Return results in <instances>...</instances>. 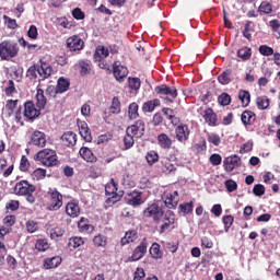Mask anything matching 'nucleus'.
Segmentation results:
<instances>
[{
  "label": "nucleus",
  "mask_w": 280,
  "mask_h": 280,
  "mask_svg": "<svg viewBox=\"0 0 280 280\" xmlns=\"http://www.w3.org/2000/svg\"><path fill=\"white\" fill-rule=\"evenodd\" d=\"M36 104L38 108H36L33 102H26L24 104V117H26V119H36V117L40 115V108H45L47 98H45V92L42 89L37 90Z\"/></svg>",
  "instance_id": "1"
},
{
  "label": "nucleus",
  "mask_w": 280,
  "mask_h": 280,
  "mask_svg": "<svg viewBox=\"0 0 280 280\" xmlns=\"http://www.w3.org/2000/svg\"><path fill=\"white\" fill-rule=\"evenodd\" d=\"M34 191H36V187L27 180L18 182L14 186L15 196H26V200L30 205H34L36 202V197H34Z\"/></svg>",
  "instance_id": "2"
},
{
  "label": "nucleus",
  "mask_w": 280,
  "mask_h": 280,
  "mask_svg": "<svg viewBox=\"0 0 280 280\" xmlns=\"http://www.w3.org/2000/svg\"><path fill=\"white\" fill-rule=\"evenodd\" d=\"M36 161H39L42 165H46V167H54L58 165V155L56 151L51 149H44L36 154Z\"/></svg>",
  "instance_id": "3"
},
{
  "label": "nucleus",
  "mask_w": 280,
  "mask_h": 280,
  "mask_svg": "<svg viewBox=\"0 0 280 280\" xmlns=\"http://www.w3.org/2000/svg\"><path fill=\"white\" fill-rule=\"evenodd\" d=\"M19 54V45L12 42L4 40L0 43V58L1 60H10Z\"/></svg>",
  "instance_id": "4"
},
{
  "label": "nucleus",
  "mask_w": 280,
  "mask_h": 280,
  "mask_svg": "<svg viewBox=\"0 0 280 280\" xmlns=\"http://www.w3.org/2000/svg\"><path fill=\"white\" fill-rule=\"evenodd\" d=\"M49 197L48 211H58L62 207V194L56 188L48 189Z\"/></svg>",
  "instance_id": "5"
},
{
  "label": "nucleus",
  "mask_w": 280,
  "mask_h": 280,
  "mask_svg": "<svg viewBox=\"0 0 280 280\" xmlns=\"http://www.w3.org/2000/svg\"><path fill=\"white\" fill-rule=\"evenodd\" d=\"M145 218H152L154 222H159L163 220V208L159 207L156 203H152L148 206V208L143 211Z\"/></svg>",
  "instance_id": "6"
},
{
  "label": "nucleus",
  "mask_w": 280,
  "mask_h": 280,
  "mask_svg": "<svg viewBox=\"0 0 280 280\" xmlns=\"http://www.w3.org/2000/svg\"><path fill=\"white\" fill-rule=\"evenodd\" d=\"M127 135H132L136 139H141L145 132V122L137 120L133 125L127 128Z\"/></svg>",
  "instance_id": "7"
},
{
  "label": "nucleus",
  "mask_w": 280,
  "mask_h": 280,
  "mask_svg": "<svg viewBox=\"0 0 280 280\" xmlns=\"http://www.w3.org/2000/svg\"><path fill=\"white\" fill-rule=\"evenodd\" d=\"M240 165H242V159L238 155L228 156L223 161L225 172H233Z\"/></svg>",
  "instance_id": "8"
},
{
  "label": "nucleus",
  "mask_w": 280,
  "mask_h": 280,
  "mask_svg": "<svg viewBox=\"0 0 280 280\" xmlns=\"http://www.w3.org/2000/svg\"><path fill=\"white\" fill-rule=\"evenodd\" d=\"M66 45L70 51H80L84 49V40L78 35H73L66 40Z\"/></svg>",
  "instance_id": "9"
},
{
  "label": "nucleus",
  "mask_w": 280,
  "mask_h": 280,
  "mask_svg": "<svg viewBox=\"0 0 280 280\" xmlns=\"http://www.w3.org/2000/svg\"><path fill=\"white\" fill-rule=\"evenodd\" d=\"M105 192L107 196H112L107 199V202L109 205H115V202H119V196H116L117 194V184H115V179H112L109 184L105 186Z\"/></svg>",
  "instance_id": "10"
},
{
  "label": "nucleus",
  "mask_w": 280,
  "mask_h": 280,
  "mask_svg": "<svg viewBox=\"0 0 280 280\" xmlns=\"http://www.w3.org/2000/svg\"><path fill=\"white\" fill-rule=\"evenodd\" d=\"M125 200L127 205L131 207H139V205H143V200L141 199V192L132 191L125 196Z\"/></svg>",
  "instance_id": "11"
},
{
  "label": "nucleus",
  "mask_w": 280,
  "mask_h": 280,
  "mask_svg": "<svg viewBox=\"0 0 280 280\" xmlns=\"http://www.w3.org/2000/svg\"><path fill=\"white\" fill-rule=\"evenodd\" d=\"M155 93H158V95H170V97H173V100H176V97H178V91L176 90V88H170L165 84L156 86Z\"/></svg>",
  "instance_id": "12"
},
{
  "label": "nucleus",
  "mask_w": 280,
  "mask_h": 280,
  "mask_svg": "<svg viewBox=\"0 0 280 280\" xmlns=\"http://www.w3.org/2000/svg\"><path fill=\"white\" fill-rule=\"evenodd\" d=\"M175 137L179 143H185L189 139V128L185 125H179L175 129Z\"/></svg>",
  "instance_id": "13"
},
{
  "label": "nucleus",
  "mask_w": 280,
  "mask_h": 280,
  "mask_svg": "<svg viewBox=\"0 0 280 280\" xmlns=\"http://www.w3.org/2000/svg\"><path fill=\"white\" fill-rule=\"evenodd\" d=\"M79 132L81 137L86 141L88 143H91L93 141V137L91 136V129L89 128V125L86 121H78Z\"/></svg>",
  "instance_id": "14"
},
{
  "label": "nucleus",
  "mask_w": 280,
  "mask_h": 280,
  "mask_svg": "<svg viewBox=\"0 0 280 280\" xmlns=\"http://www.w3.org/2000/svg\"><path fill=\"white\" fill-rule=\"evenodd\" d=\"M162 222L160 233H165V231H168L170 226L174 224V212L167 211L165 214H163Z\"/></svg>",
  "instance_id": "15"
},
{
  "label": "nucleus",
  "mask_w": 280,
  "mask_h": 280,
  "mask_svg": "<svg viewBox=\"0 0 280 280\" xmlns=\"http://www.w3.org/2000/svg\"><path fill=\"white\" fill-rule=\"evenodd\" d=\"M33 145H37V148H45L47 143V138L43 131H34L31 138Z\"/></svg>",
  "instance_id": "16"
},
{
  "label": "nucleus",
  "mask_w": 280,
  "mask_h": 280,
  "mask_svg": "<svg viewBox=\"0 0 280 280\" xmlns=\"http://www.w3.org/2000/svg\"><path fill=\"white\" fill-rule=\"evenodd\" d=\"M148 253V245L145 242H141L139 246H137L131 255V261H139L142 257Z\"/></svg>",
  "instance_id": "17"
},
{
  "label": "nucleus",
  "mask_w": 280,
  "mask_h": 280,
  "mask_svg": "<svg viewBox=\"0 0 280 280\" xmlns=\"http://www.w3.org/2000/svg\"><path fill=\"white\" fill-rule=\"evenodd\" d=\"M79 154L82 160L86 161L88 163H95V161H97V158L93 154V151L86 147L81 148Z\"/></svg>",
  "instance_id": "18"
},
{
  "label": "nucleus",
  "mask_w": 280,
  "mask_h": 280,
  "mask_svg": "<svg viewBox=\"0 0 280 280\" xmlns=\"http://www.w3.org/2000/svg\"><path fill=\"white\" fill-rule=\"evenodd\" d=\"M66 213L70 218H78L80 215V206L75 201H70L66 206Z\"/></svg>",
  "instance_id": "19"
},
{
  "label": "nucleus",
  "mask_w": 280,
  "mask_h": 280,
  "mask_svg": "<svg viewBox=\"0 0 280 280\" xmlns=\"http://www.w3.org/2000/svg\"><path fill=\"white\" fill-rule=\"evenodd\" d=\"M203 119L208 126H218V116L211 108H208L203 112Z\"/></svg>",
  "instance_id": "20"
},
{
  "label": "nucleus",
  "mask_w": 280,
  "mask_h": 280,
  "mask_svg": "<svg viewBox=\"0 0 280 280\" xmlns=\"http://www.w3.org/2000/svg\"><path fill=\"white\" fill-rule=\"evenodd\" d=\"M158 143L163 150H170V148H172L173 141L171 140L170 136H167V133H161L158 136Z\"/></svg>",
  "instance_id": "21"
},
{
  "label": "nucleus",
  "mask_w": 280,
  "mask_h": 280,
  "mask_svg": "<svg viewBox=\"0 0 280 280\" xmlns=\"http://www.w3.org/2000/svg\"><path fill=\"white\" fill-rule=\"evenodd\" d=\"M241 119L244 126H253L257 119V116L250 110H245L243 112Z\"/></svg>",
  "instance_id": "22"
},
{
  "label": "nucleus",
  "mask_w": 280,
  "mask_h": 280,
  "mask_svg": "<svg viewBox=\"0 0 280 280\" xmlns=\"http://www.w3.org/2000/svg\"><path fill=\"white\" fill-rule=\"evenodd\" d=\"M109 54L110 52L108 51V48L104 46H97L94 54V60L96 62H102V60H104L105 58H108Z\"/></svg>",
  "instance_id": "23"
},
{
  "label": "nucleus",
  "mask_w": 280,
  "mask_h": 280,
  "mask_svg": "<svg viewBox=\"0 0 280 280\" xmlns=\"http://www.w3.org/2000/svg\"><path fill=\"white\" fill-rule=\"evenodd\" d=\"M61 141L69 148L71 145H75L78 139L74 132L67 131L61 136Z\"/></svg>",
  "instance_id": "24"
},
{
  "label": "nucleus",
  "mask_w": 280,
  "mask_h": 280,
  "mask_svg": "<svg viewBox=\"0 0 280 280\" xmlns=\"http://www.w3.org/2000/svg\"><path fill=\"white\" fill-rule=\"evenodd\" d=\"M113 69H114V77L118 81L124 80V78H126L128 75V68H126L124 66L115 65Z\"/></svg>",
  "instance_id": "25"
},
{
  "label": "nucleus",
  "mask_w": 280,
  "mask_h": 280,
  "mask_svg": "<svg viewBox=\"0 0 280 280\" xmlns=\"http://www.w3.org/2000/svg\"><path fill=\"white\" fill-rule=\"evenodd\" d=\"M61 262V257L47 258L44 261V268H46V270H50L51 268H58V266H60Z\"/></svg>",
  "instance_id": "26"
},
{
  "label": "nucleus",
  "mask_w": 280,
  "mask_h": 280,
  "mask_svg": "<svg viewBox=\"0 0 280 280\" xmlns=\"http://www.w3.org/2000/svg\"><path fill=\"white\" fill-rule=\"evenodd\" d=\"M165 205L168 209H174L176 205H178V191H173L172 194L166 196Z\"/></svg>",
  "instance_id": "27"
},
{
  "label": "nucleus",
  "mask_w": 280,
  "mask_h": 280,
  "mask_svg": "<svg viewBox=\"0 0 280 280\" xmlns=\"http://www.w3.org/2000/svg\"><path fill=\"white\" fill-rule=\"evenodd\" d=\"M51 71H52L51 66H49L48 63L42 62L40 67H38V75L43 80H46V78H49V75H51Z\"/></svg>",
  "instance_id": "28"
},
{
  "label": "nucleus",
  "mask_w": 280,
  "mask_h": 280,
  "mask_svg": "<svg viewBox=\"0 0 280 280\" xmlns=\"http://www.w3.org/2000/svg\"><path fill=\"white\" fill-rule=\"evenodd\" d=\"M253 56V49L249 47H243L237 50V58L243 60V62H246V60H250V57Z\"/></svg>",
  "instance_id": "29"
},
{
  "label": "nucleus",
  "mask_w": 280,
  "mask_h": 280,
  "mask_svg": "<svg viewBox=\"0 0 280 280\" xmlns=\"http://www.w3.org/2000/svg\"><path fill=\"white\" fill-rule=\"evenodd\" d=\"M156 106H161V101L159 98L145 102L142 106V110H144V113H152Z\"/></svg>",
  "instance_id": "30"
},
{
  "label": "nucleus",
  "mask_w": 280,
  "mask_h": 280,
  "mask_svg": "<svg viewBox=\"0 0 280 280\" xmlns=\"http://www.w3.org/2000/svg\"><path fill=\"white\" fill-rule=\"evenodd\" d=\"M69 91V81L65 78H60L57 82L55 93H65Z\"/></svg>",
  "instance_id": "31"
},
{
  "label": "nucleus",
  "mask_w": 280,
  "mask_h": 280,
  "mask_svg": "<svg viewBox=\"0 0 280 280\" xmlns=\"http://www.w3.org/2000/svg\"><path fill=\"white\" fill-rule=\"evenodd\" d=\"M109 113L112 115H119L121 113V102H119L118 97L113 98Z\"/></svg>",
  "instance_id": "32"
},
{
  "label": "nucleus",
  "mask_w": 280,
  "mask_h": 280,
  "mask_svg": "<svg viewBox=\"0 0 280 280\" xmlns=\"http://www.w3.org/2000/svg\"><path fill=\"white\" fill-rule=\"evenodd\" d=\"M256 104L259 110H266L270 106V98L267 96H258L256 98Z\"/></svg>",
  "instance_id": "33"
},
{
  "label": "nucleus",
  "mask_w": 280,
  "mask_h": 280,
  "mask_svg": "<svg viewBox=\"0 0 280 280\" xmlns=\"http://www.w3.org/2000/svg\"><path fill=\"white\" fill-rule=\"evenodd\" d=\"M175 171H176V166L173 165L170 159H164L162 161V172H164V174H172V172H175Z\"/></svg>",
  "instance_id": "34"
},
{
  "label": "nucleus",
  "mask_w": 280,
  "mask_h": 280,
  "mask_svg": "<svg viewBox=\"0 0 280 280\" xmlns=\"http://www.w3.org/2000/svg\"><path fill=\"white\" fill-rule=\"evenodd\" d=\"M139 117V104L131 103L128 107V118L129 119H137Z\"/></svg>",
  "instance_id": "35"
},
{
  "label": "nucleus",
  "mask_w": 280,
  "mask_h": 280,
  "mask_svg": "<svg viewBox=\"0 0 280 280\" xmlns=\"http://www.w3.org/2000/svg\"><path fill=\"white\" fill-rule=\"evenodd\" d=\"M150 255L153 257V259H161L163 257V253L161 252V245L158 243H153L150 248Z\"/></svg>",
  "instance_id": "36"
},
{
  "label": "nucleus",
  "mask_w": 280,
  "mask_h": 280,
  "mask_svg": "<svg viewBox=\"0 0 280 280\" xmlns=\"http://www.w3.org/2000/svg\"><path fill=\"white\" fill-rule=\"evenodd\" d=\"M238 98L242 102V106L244 108H246V106H248V104H250V93L248 91H240L238 93Z\"/></svg>",
  "instance_id": "37"
},
{
  "label": "nucleus",
  "mask_w": 280,
  "mask_h": 280,
  "mask_svg": "<svg viewBox=\"0 0 280 280\" xmlns=\"http://www.w3.org/2000/svg\"><path fill=\"white\" fill-rule=\"evenodd\" d=\"M137 240V232L129 231L126 232L125 237L121 238L120 243L122 246H126V244H130L131 242H135Z\"/></svg>",
  "instance_id": "38"
},
{
  "label": "nucleus",
  "mask_w": 280,
  "mask_h": 280,
  "mask_svg": "<svg viewBox=\"0 0 280 280\" xmlns=\"http://www.w3.org/2000/svg\"><path fill=\"white\" fill-rule=\"evenodd\" d=\"M83 244H84V238L74 236L70 238L68 246L70 248H80V246H82Z\"/></svg>",
  "instance_id": "39"
},
{
  "label": "nucleus",
  "mask_w": 280,
  "mask_h": 280,
  "mask_svg": "<svg viewBox=\"0 0 280 280\" xmlns=\"http://www.w3.org/2000/svg\"><path fill=\"white\" fill-rule=\"evenodd\" d=\"M45 176H47V171L44 168H36L32 174L33 180H43Z\"/></svg>",
  "instance_id": "40"
},
{
  "label": "nucleus",
  "mask_w": 280,
  "mask_h": 280,
  "mask_svg": "<svg viewBox=\"0 0 280 280\" xmlns=\"http://www.w3.org/2000/svg\"><path fill=\"white\" fill-rule=\"evenodd\" d=\"M124 143L126 150H130L135 145V136L132 133H127L124 138Z\"/></svg>",
  "instance_id": "41"
},
{
  "label": "nucleus",
  "mask_w": 280,
  "mask_h": 280,
  "mask_svg": "<svg viewBox=\"0 0 280 280\" xmlns=\"http://www.w3.org/2000/svg\"><path fill=\"white\" fill-rule=\"evenodd\" d=\"M147 162L149 163V165H154V163H156V161H159V153L155 151H150L147 156Z\"/></svg>",
  "instance_id": "42"
},
{
  "label": "nucleus",
  "mask_w": 280,
  "mask_h": 280,
  "mask_svg": "<svg viewBox=\"0 0 280 280\" xmlns=\"http://www.w3.org/2000/svg\"><path fill=\"white\" fill-rule=\"evenodd\" d=\"M18 104H19L18 100H10V101H8V103L5 105V108H7V110H9V115H12V113L14 110L19 109Z\"/></svg>",
  "instance_id": "43"
},
{
  "label": "nucleus",
  "mask_w": 280,
  "mask_h": 280,
  "mask_svg": "<svg viewBox=\"0 0 280 280\" xmlns=\"http://www.w3.org/2000/svg\"><path fill=\"white\" fill-rule=\"evenodd\" d=\"M259 12H264V14H270L272 12V4L268 1H262L259 5Z\"/></svg>",
  "instance_id": "44"
},
{
  "label": "nucleus",
  "mask_w": 280,
  "mask_h": 280,
  "mask_svg": "<svg viewBox=\"0 0 280 280\" xmlns=\"http://www.w3.org/2000/svg\"><path fill=\"white\" fill-rule=\"evenodd\" d=\"M65 235V230L62 228H55L50 231L51 240H58Z\"/></svg>",
  "instance_id": "45"
},
{
  "label": "nucleus",
  "mask_w": 280,
  "mask_h": 280,
  "mask_svg": "<svg viewBox=\"0 0 280 280\" xmlns=\"http://www.w3.org/2000/svg\"><path fill=\"white\" fill-rule=\"evenodd\" d=\"M163 246L170 253H176L178 250V242H163Z\"/></svg>",
  "instance_id": "46"
},
{
  "label": "nucleus",
  "mask_w": 280,
  "mask_h": 280,
  "mask_svg": "<svg viewBox=\"0 0 280 280\" xmlns=\"http://www.w3.org/2000/svg\"><path fill=\"white\" fill-rule=\"evenodd\" d=\"M218 102L219 104H221V106H229V104H231V95H229L228 93H222L218 97Z\"/></svg>",
  "instance_id": "47"
},
{
  "label": "nucleus",
  "mask_w": 280,
  "mask_h": 280,
  "mask_svg": "<svg viewBox=\"0 0 280 280\" xmlns=\"http://www.w3.org/2000/svg\"><path fill=\"white\" fill-rule=\"evenodd\" d=\"M208 141L212 143V145H220L222 143V139L218 133H208Z\"/></svg>",
  "instance_id": "48"
},
{
  "label": "nucleus",
  "mask_w": 280,
  "mask_h": 280,
  "mask_svg": "<svg viewBox=\"0 0 280 280\" xmlns=\"http://www.w3.org/2000/svg\"><path fill=\"white\" fill-rule=\"evenodd\" d=\"M259 52L261 54V56H275V49L266 45H261L259 47Z\"/></svg>",
  "instance_id": "49"
},
{
  "label": "nucleus",
  "mask_w": 280,
  "mask_h": 280,
  "mask_svg": "<svg viewBox=\"0 0 280 280\" xmlns=\"http://www.w3.org/2000/svg\"><path fill=\"white\" fill-rule=\"evenodd\" d=\"M179 209L182 211V213H191V211H194V202L190 201V202H187V203H182L179 205Z\"/></svg>",
  "instance_id": "50"
},
{
  "label": "nucleus",
  "mask_w": 280,
  "mask_h": 280,
  "mask_svg": "<svg viewBox=\"0 0 280 280\" xmlns=\"http://www.w3.org/2000/svg\"><path fill=\"white\" fill-rule=\"evenodd\" d=\"M234 220L235 219L233 218V215L223 217V224H224V230L226 233H229V229H231V226H233Z\"/></svg>",
  "instance_id": "51"
},
{
  "label": "nucleus",
  "mask_w": 280,
  "mask_h": 280,
  "mask_svg": "<svg viewBox=\"0 0 280 280\" xmlns=\"http://www.w3.org/2000/svg\"><path fill=\"white\" fill-rule=\"evenodd\" d=\"M129 86L133 91H139L141 89V80L139 78H129Z\"/></svg>",
  "instance_id": "52"
},
{
  "label": "nucleus",
  "mask_w": 280,
  "mask_h": 280,
  "mask_svg": "<svg viewBox=\"0 0 280 280\" xmlns=\"http://www.w3.org/2000/svg\"><path fill=\"white\" fill-rule=\"evenodd\" d=\"M20 170L21 172H27L30 170V160H27V156L25 155L21 158Z\"/></svg>",
  "instance_id": "53"
},
{
  "label": "nucleus",
  "mask_w": 280,
  "mask_h": 280,
  "mask_svg": "<svg viewBox=\"0 0 280 280\" xmlns=\"http://www.w3.org/2000/svg\"><path fill=\"white\" fill-rule=\"evenodd\" d=\"M49 248V243H47V240H38L36 242V249L40 252H45Z\"/></svg>",
  "instance_id": "54"
},
{
  "label": "nucleus",
  "mask_w": 280,
  "mask_h": 280,
  "mask_svg": "<svg viewBox=\"0 0 280 280\" xmlns=\"http://www.w3.org/2000/svg\"><path fill=\"white\" fill-rule=\"evenodd\" d=\"M93 242H94L95 246H102V247L106 246V244H107L106 236L101 235V234L96 235L94 237Z\"/></svg>",
  "instance_id": "55"
},
{
  "label": "nucleus",
  "mask_w": 280,
  "mask_h": 280,
  "mask_svg": "<svg viewBox=\"0 0 280 280\" xmlns=\"http://www.w3.org/2000/svg\"><path fill=\"white\" fill-rule=\"evenodd\" d=\"M253 194H255L258 197L264 196L266 194V187L261 184H257L253 188Z\"/></svg>",
  "instance_id": "56"
},
{
  "label": "nucleus",
  "mask_w": 280,
  "mask_h": 280,
  "mask_svg": "<svg viewBox=\"0 0 280 280\" xmlns=\"http://www.w3.org/2000/svg\"><path fill=\"white\" fill-rule=\"evenodd\" d=\"M28 38H32L33 40H36L38 38V28L36 25H31L27 32Z\"/></svg>",
  "instance_id": "57"
},
{
  "label": "nucleus",
  "mask_w": 280,
  "mask_h": 280,
  "mask_svg": "<svg viewBox=\"0 0 280 280\" xmlns=\"http://www.w3.org/2000/svg\"><path fill=\"white\" fill-rule=\"evenodd\" d=\"M16 93V88H14V81L10 80L8 86L5 88V95L12 97Z\"/></svg>",
  "instance_id": "58"
},
{
  "label": "nucleus",
  "mask_w": 280,
  "mask_h": 280,
  "mask_svg": "<svg viewBox=\"0 0 280 280\" xmlns=\"http://www.w3.org/2000/svg\"><path fill=\"white\" fill-rule=\"evenodd\" d=\"M26 75H27V78H31L32 80H34V78H38V67H36V66L30 67L26 72Z\"/></svg>",
  "instance_id": "59"
},
{
  "label": "nucleus",
  "mask_w": 280,
  "mask_h": 280,
  "mask_svg": "<svg viewBox=\"0 0 280 280\" xmlns=\"http://www.w3.org/2000/svg\"><path fill=\"white\" fill-rule=\"evenodd\" d=\"M26 231L28 233H36V231H38V223H36V221H28L26 223Z\"/></svg>",
  "instance_id": "60"
},
{
  "label": "nucleus",
  "mask_w": 280,
  "mask_h": 280,
  "mask_svg": "<svg viewBox=\"0 0 280 280\" xmlns=\"http://www.w3.org/2000/svg\"><path fill=\"white\" fill-rule=\"evenodd\" d=\"M225 187H226L228 191H230V194H231L237 189V183L233 179H228L225 182Z\"/></svg>",
  "instance_id": "61"
},
{
  "label": "nucleus",
  "mask_w": 280,
  "mask_h": 280,
  "mask_svg": "<svg viewBox=\"0 0 280 280\" xmlns=\"http://www.w3.org/2000/svg\"><path fill=\"white\" fill-rule=\"evenodd\" d=\"M218 80H219L220 84H229L231 82V77H230L229 72H223L222 74H220L218 77Z\"/></svg>",
  "instance_id": "62"
},
{
  "label": "nucleus",
  "mask_w": 280,
  "mask_h": 280,
  "mask_svg": "<svg viewBox=\"0 0 280 280\" xmlns=\"http://www.w3.org/2000/svg\"><path fill=\"white\" fill-rule=\"evenodd\" d=\"M79 229L83 231L84 233H93V225L91 224H82V219L79 221Z\"/></svg>",
  "instance_id": "63"
},
{
  "label": "nucleus",
  "mask_w": 280,
  "mask_h": 280,
  "mask_svg": "<svg viewBox=\"0 0 280 280\" xmlns=\"http://www.w3.org/2000/svg\"><path fill=\"white\" fill-rule=\"evenodd\" d=\"M145 278V270L143 268H137L135 271L133 280H141Z\"/></svg>",
  "instance_id": "64"
}]
</instances>
